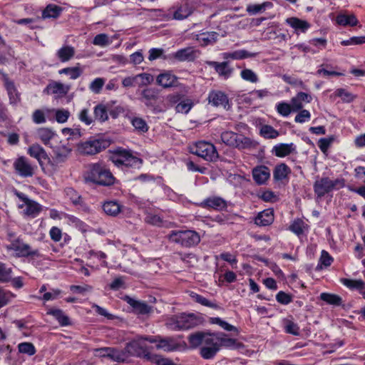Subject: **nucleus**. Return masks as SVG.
Listing matches in <instances>:
<instances>
[{
    "label": "nucleus",
    "instance_id": "obj_1",
    "mask_svg": "<svg viewBox=\"0 0 365 365\" xmlns=\"http://www.w3.org/2000/svg\"><path fill=\"white\" fill-rule=\"evenodd\" d=\"M169 242L178 244L183 247H191L197 245L200 242V236L195 230H172L168 235Z\"/></svg>",
    "mask_w": 365,
    "mask_h": 365
},
{
    "label": "nucleus",
    "instance_id": "obj_2",
    "mask_svg": "<svg viewBox=\"0 0 365 365\" xmlns=\"http://www.w3.org/2000/svg\"><path fill=\"white\" fill-rule=\"evenodd\" d=\"M115 178L111 172L105 166L93 164L90 170L86 181L92 182L103 186H110L114 184Z\"/></svg>",
    "mask_w": 365,
    "mask_h": 365
},
{
    "label": "nucleus",
    "instance_id": "obj_3",
    "mask_svg": "<svg viewBox=\"0 0 365 365\" xmlns=\"http://www.w3.org/2000/svg\"><path fill=\"white\" fill-rule=\"evenodd\" d=\"M200 321L194 314L182 313L170 317L166 322V326L172 330H185L192 329L200 324Z\"/></svg>",
    "mask_w": 365,
    "mask_h": 365
},
{
    "label": "nucleus",
    "instance_id": "obj_4",
    "mask_svg": "<svg viewBox=\"0 0 365 365\" xmlns=\"http://www.w3.org/2000/svg\"><path fill=\"white\" fill-rule=\"evenodd\" d=\"M343 187H344L343 179L337 178L332 180L328 177H323L317 180L313 185L314 193L318 198H322L334 190H338Z\"/></svg>",
    "mask_w": 365,
    "mask_h": 365
},
{
    "label": "nucleus",
    "instance_id": "obj_5",
    "mask_svg": "<svg viewBox=\"0 0 365 365\" xmlns=\"http://www.w3.org/2000/svg\"><path fill=\"white\" fill-rule=\"evenodd\" d=\"M189 151L192 154L196 155L209 162L215 161L219 157L215 145L205 141H199L190 145Z\"/></svg>",
    "mask_w": 365,
    "mask_h": 365
},
{
    "label": "nucleus",
    "instance_id": "obj_6",
    "mask_svg": "<svg viewBox=\"0 0 365 365\" xmlns=\"http://www.w3.org/2000/svg\"><path fill=\"white\" fill-rule=\"evenodd\" d=\"M112 162L117 166L139 167L142 160L134 156L130 152L123 149L117 150L111 157Z\"/></svg>",
    "mask_w": 365,
    "mask_h": 365
},
{
    "label": "nucleus",
    "instance_id": "obj_7",
    "mask_svg": "<svg viewBox=\"0 0 365 365\" xmlns=\"http://www.w3.org/2000/svg\"><path fill=\"white\" fill-rule=\"evenodd\" d=\"M110 145V141L102 138H91L82 143L79 149L81 153L86 155H95L105 150Z\"/></svg>",
    "mask_w": 365,
    "mask_h": 365
},
{
    "label": "nucleus",
    "instance_id": "obj_8",
    "mask_svg": "<svg viewBox=\"0 0 365 365\" xmlns=\"http://www.w3.org/2000/svg\"><path fill=\"white\" fill-rule=\"evenodd\" d=\"M6 249L16 252V256L19 257L39 256L37 250H32L29 245L24 243L19 239L15 240L6 245Z\"/></svg>",
    "mask_w": 365,
    "mask_h": 365
},
{
    "label": "nucleus",
    "instance_id": "obj_9",
    "mask_svg": "<svg viewBox=\"0 0 365 365\" xmlns=\"http://www.w3.org/2000/svg\"><path fill=\"white\" fill-rule=\"evenodd\" d=\"M16 173L21 177H31L34 174L36 166L30 163L24 156H21L15 160L13 164Z\"/></svg>",
    "mask_w": 365,
    "mask_h": 365
},
{
    "label": "nucleus",
    "instance_id": "obj_10",
    "mask_svg": "<svg viewBox=\"0 0 365 365\" xmlns=\"http://www.w3.org/2000/svg\"><path fill=\"white\" fill-rule=\"evenodd\" d=\"M70 90V85L64 84L59 81H52L47 85L43 92L48 94L54 95L56 98H61L66 96Z\"/></svg>",
    "mask_w": 365,
    "mask_h": 365
},
{
    "label": "nucleus",
    "instance_id": "obj_11",
    "mask_svg": "<svg viewBox=\"0 0 365 365\" xmlns=\"http://www.w3.org/2000/svg\"><path fill=\"white\" fill-rule=\"evenodd\" d=\"M207 100L214 106H222L225 109L230 108L229 99L227 95L220 91L210 92Z\"/></svg>",
    "mask_w": 365,
    "mask_h": 365
},
{
    "label": "nucleus",
    "instance_id": "obj_12",
    "mask_svg": "<svg viewBox=\"0 0 365 365\" xmlns=\"http://www.w3.org/2000/svg\"><path fill=\"white\" fill-rule=\"evenodd\" d=\"M53 152L54 156L53 160H51L52 163H50L51 165L65 162L71 152V148L68 145L61 144L55 146L53 149Z\"/></svg>",
    "mask_w": 365,
    "mask_h": 365
},
{
    "label": "nucleus",
    "instance_id": "obj_13",
    "mask_svg": "<svg viewBox=\"0 0 365 365\" xmlns=\"http://www.w3.org/2000/svg\"><path fill=\"white\" fill-rule=\"evenodd\" d=\"M178 78L170 71H165L157 76L156 83L163 88H168L178 86Z\"/></svg>",
    "mask_w": 365,
    "mask_h": 365
},
{
    "label": "nucleus",
    "instance_id": "obj_14",
    "mask_svg": "<svg viewBox=\"0 0 365 365\" xmlns=\"http://www.w3.org/2000/svg\"><path fill=\"white\" fill-rule=\"evenodd\" d=\"M28 154L36 158L39 165L43 166V160H46L48 163H52L45 150L37 143L33 144L28 148Z\"/></svg>",
    "mask_w": 365,
    "mask_h": 365
},
{
    "label": "nucleus",
    "instance_id": "obj_15",
    "mask_svg": "<svg viewBox=\"0 0 365 365\" xmlns=\"http://www.w3.org/2000/svg\"><path fill=\"white\" fill-rule=\"evenodd\" d=\"M205 63L215 68L220 76L227 79L232 73L233 69L228 66V62L219 63L217 61H207Z\"/></svg>",
    "mask_w": 365,
    "mask_h": 365
},
{
    "label": "nucleus",
    "instance_id": "obj_16",
    "mask_svg": "<svg viewBox=\"0 0 365 365\" xmlns=\"http://www.w3.org/2000/svg\"><path fill=\"white\" fill-rule=\"evenodd\" d=\"M101 350L107 352L105 355L106 356L116 362L123 363L127 361L129 358L128 354L125 351V349L118 350L114 348L106 347L101 349Z\"/></svg>",
    "mask_w": 365,
    "mask_h": 365
},
{
    "label": "nucleus",
    "instance_id": "obj_17",
    "mask_svg": "<svg viewBox=\"0 0 365 365\" xmlns=\"http://www.w3.org/2000/svg\"><path fill=\"white\" fill-rule=\"evenodd\" d=\"M125 301L137 314H146L152 311V307L145 302L136 300L128 296L125 297Z\"/></svg>",
    "mask_w": 365,
    "mask_h": 365
},
{
    "label": "nucleus",
    "instance_id": "obj_18",
    "mask_svg": "<svg viewBox=\"0 0 365 365\" xmlns=\"http://www.w3.org/2000/svg\"><path fill=\"white\" fill-rule=\"evenodd\" d=\"M252 177L257 184L262 185L270 177L269 169L264 165L257 167L252 170Z\"/></svg>",
    "mask_w": 365,
    "mask_h": 365
},
{
    "label": "nucleus",
    "instance_id": "obj_19",
    "mask_svg": "<svg viewBox=\"0 0 365 365\" xmlns=\"http://www.w3.org/2000/svg\"><path fill=\"white\" fill-rule=\"evenodd\" d=\"M274 211L266 209L258 213L255 219V223L258 226H268L274 222Z\"/></svg>",
    "mask_w": 365,
    "mask_h": 365
},
{
    "label": "nucleus",
    "instance_id": "obj_20",
    "mask_svg": "<svg viewBox=\"0 0 365 365\" xmlns=\"http://www.w3.org/2000/svg\"><path fill=\"white\" fill-rule=\"evenodd\" d=\"M274 155L283 158L292 153H296V146L294 143H279L273 148Z\"/></svg>",
    "mask_w": 365,
    "mask_h": 365
},
{
    "label": "nucleus",
    "instance_id": "obj_21",
    "mask_svg": "<svg viewBox=\"0 0 365 365\" xmlns=\"http://www.w3.org/2000/svg\"><path fill=\"white\" fill-rule=\"evenodd\" d=\"M158 343L156 345L158 349L165 351H173L178 349L179 344L173 337L160 338L158 336Z\"/></svg>",
    "mask_w": 365,
    "mask_h": 365
},
{
    "label": "nucleus",
    "instance_id": "obj_22",
    "mask_svg": "<svg viewBox=\"0 0 365 365\" xmlns=\"http://www.w3.org/2000/svg\"><path fill=\"white\" fill-rule=\"evenodd\" d=\"M201 205L203 207H211L217 210H222L227 207L226 201L219 197L207 198L201 203Z\"/></svg>",
    "mask_w": 365,
    "mask_h": 365
},
{
    "label": "nucleus",
    "instance_id": "obj_23",
    "mask_svg": "<svg viewBox=\"0 0 365 365\" xmlns=\"http://www.w3.org/2000/svg\"><path fill=\"white\" fill-rule=\"evenodd\" d=\"M102 208L106 215L115 217L121 212L123 206L117 201L110 200L105 202Z\"/></svg>",
    "mask_w": 365,
    "mask_h": 365
},
{
    "label": "nucleus",
    "instance_id": "obj_24",
    "mask_svg": "<svg viewBox=\"0 0 365 365\" xmlns=\"http://www.w3.org/2000/svg\"><path fill=\"white\" fill-rule=\"evenodd\" d=\"M235 140L236 143L232 147L240 150L249 149L256 146L255 140L242 134L237 133V138H235Z\"/></svg>",
    "mask_w": 365,
    "mask_h": 365
},
{
    "label": "nucleus",
    "instance_id": "obj_25",
    "mask_svg": "<svg viewBox=\"0 0 365 365\" xmlns=\"http://www.w3.org/2000/svg\"><path fill=\"white\" fill-rule=\"evenodd\" d=\"M235 140L236 143L232 147L240 150L249 149L256 146L255 140L242 134L237 133V138H235Z\"/></svg>",
    "mask_w": 365,
    "mask_h": 365
},
{
    "label": "nucleus",
    "instance_id": "obj_26",
    "mask_svg": "<svg viewBox=\"0 0 365 365\" xmlns=\"http://www.w3.org/2000/svg\"><path fill=\"white\" fill-rule=\"evenodd\" d=\"M5 87L6 88L10 103L16 105L20 102V94L18 92L13 81H9L8 78L5 79Z\"/></svg>",
    "mask_w": 365,
    "mask_h": 365
},
{
    "label": "nucleus",
    "instance_id": "obj_27",
    "mask_svg": "<svg viewBox=\"0 0 365 365\" xmlns=\"http://www.w3.org/2000/svg\"><path fill=\"white\" fill-rule=\"evenodd\" d=\"M174 58L179 61H192L195 58V52L192 47H187L178 50L174 53Z\"/></svg>",
    "mask_w": 365,
    "mask_h": 365
},
{
    "label": "nucleus",
    "instance_id": "obj_28",
    "mask_svg": "<svg viewBox=\"0 0 365 365\" xmlns=\"http://www.w3.org/2000/svg\"><path fill=\"white\" fill-rule=\"evenodd\" d=\"M158 99V94L153 88H145L141 92L140 101L145 103L147 107L153 106V101Z\"/></svg>",
    "mask_w": 365,
    "mask_h": 365
},
{
    "label": "nucleus",
    "instance_id": "obj_29",
    "mask_svg": "<svg viewBox=\"0 0 365 365\" xmlns=\"http://www.w3.org/2000/svg\"><path fill=\"white\" fill-rule=\"evenodd\" d=\"M191 9L187 5L180 6L176 11L172 14V17H169L167 20L182 21L188 17L192 14Z\"/></svg>",
    "mask_w": 365,
    "mask_h": 365
},
{
    "label": "nucleus",
    "instance_id": "obj_30",
    "mask_svg": "<svg viewBox=\"0 0 365 365\" xmlns=\"http://www.w3.org/2000/svg\"><path fill=\"white\" fill-rule=\"evenodd\" d=\"M257 53H250L245 50H238L233 52H227L222 53L223 58H232L235 60H240L255 57Z\"/></svg>",
    "mask_w": 365,
    "mask_h": 365
},
{
    "label": "nucleus",
    "instance_id": "obj_31",
    "mask_svg": "<svg viewBox=\"0 0 365 365\" xmlns=\"http://www.w3.org/2000/svg\"><path fill=\"white\" fill-rule=\"evenodd\" d=\"M26 206L24 210V214L31 217H36L41 211V206L36 202L30 200L24 204Z\"/></svg>",
    "mask_w": 365,
    "mask_h": 365
},
{
    "label": "nucleus",
    "instance_id": "obj_32",
    "mask_svg": "<svg viewBox=\"0 0 365 365\" xmlns=\"http://www.w3.org/2000/svg\"><path fill=\"white\" fill-rule=\"evenodd\" d=\"M75 55V49L72 46H66L61 48L56 53V56L61 62L71 60Z\"/></svg>",
    "mask_w": 365,
    "mask_h": 365
},
{
    "label": "nucleus",
    "instance_id": "obj_33",
    "mask_svg": "<svg viewBox=\"0 0 365 365\" xmlns=\"http://www.w3.org/2000/svg\"><path fill=\"white\" fill-rule=\"evenodd\" d=\"M63 9L55 4L48 5L43 11L42 16L46 19H56L60 16Z\"/></svg>",
    "mask_w": 365,
    "mask_h": 365
},
{
    "label": "nucleus",
    "instance_id": "obj_34",
    "mask_svg": "<svg viewBox=\"0 0 365 365\" xmlns=\"http://www.w3.org/2000/svg\"><path fill=\"white\" fill-rule=\"evenodd\" d=\"M272 7V4L269 1H265L262 4H249L247 6V11L252 15L262 13L267 9Z\"/></svg>",
    "mask_w": 365,
    "mask_h": 365
},
{
    "label": "nucleus",
    "instance_id": "obj_35",
    "mask_svg": "<svg viewBox=\"0 0 365 365\" xmlns=\"http://www.w3.org/2000/svg\"><path fill=\"white\" fill-rule=\"evenodd\" d=\"M291 173L290 168L284 163L277 165L273 172V176L276 180L285 179Z\"/></svg>",
    "mask_w": 365,
    "mask_h": 365
},
{
    "label": "nucleus",
    "instance_id": "obj_36",
    "mask_svg": "<svg viewBox=\"0 0 365 365\" xmlns=\"http://www.w3.org/2000/svg\"><path fill=\"white\" fill-rule=\"evenodd\" d=\"M319 298L330 305L339 306L342 304L341 297L334 294L323 292L320 294Z\"/></svg>",
    "mask_w": 365,
    "mask_h": 365
},
{
    "label": "nucleus",
    "instance_id": "obj_37",
    "mask_svg": "<svg viewBox=\"0 0 365 365\" xmlns=\"http://www.w3.org/2000/svg\"><path fill=\"white\" fill-rule=\"evenodd\" d=\"M190 296L195 302L199 303L201 305L211 307L215 309H220V307L218 306L217 304L210 302L207 298H205L203 296L200 295L195 292H191L190 294Z\"/></svg>",
    "mask_w": 365,
    "mask_h": 365
},
{
    "label": "nucleus",
    "instance_id": "obj_38",
    "mask_svg": "<svg viewBox=\"0 0 365 365\" xmlns=\"http://www.w3.org/2000/svg\"><path fill=\"white\" fill-rule=\"evenodd\" d=\"M38 138L46 145L49 144L50 140L53 138L55 133L53 130L47 128H41L37 130Z\"/></svg>",
    "mask_w": 365,
    "mask_h": 365
},
{
    "label": "nucleus",
    "instance_id": "obj_39",
    "mask_svg": "<svg viewBox=\"0 0 365 365\" xmlns=\"http://www.w3.org/2000/svg\"><path fill=\"white\" fill-rule=\"evenodd\" d=\"M58 73L68 75L70 79L76 80L81 76L83 69L79 66L67 67L59 70Z\"/></svg>",
    "mask_w": 365,
    "mask_h": 365
},
{
    "label": "nucleus",
    "instance_id": "obj_40",
    "mask_svg": "<svg viewBox=\"0 0 365 365\" xmlns=\"http://www.w3.org/2000/svg\"><path fill=\"white\" fill-rule=\"evenodd\" d=\"M194 106L193 101L190 98H183L176 105L175 110L178 113L187 114Z\"/></svg>",
    "mask_w": 365,
    "mask_h": 365
},
{
    "label": "nucleus",
    "instance_id": "obj_41",
    "mask_svg": "<svg viewBox=\"0 0 365 365\" xmlns=\"http://www.w3.org/2000/svg\"><path fill=\"white\" fill-rule=\"evenodd\" d=\"M145 222L158 227H170V222H164L163 219L157 215L148 214L145 218Z\"/></svg>",
    "mask_w": 365,
    "mask_h": 365
},
{
    "label": "nucleus",
    "instance_id": "obj_42",
    "mask_svg": "<svg viewBox=\"0 0 365 365\" xmlns=\"http://www.w3.org/2000/svg\"><path fill=\"white\" fill-rule=\"evenodd\" d=\"M336 23H358V20L353 13L341 11L337 16Z\"/></svg>",
    "mask_w": 365,
    "mask_h": 365
},
{
    "label": "nucleus",
    "instance_id": "obj_43",
    "mask_svg": "<svg viewBox=\"0 0 365 365\" xmlns=\"http://www.w3.org/2000/svg\"><path fill=\"white\" fill-rule=\"evenodd\" d=\"M13 270L11 267H9L6 264L0 262V282L6 283L11 280V274Z\"/></svg>",
    "mask_w": 365,
    "mask_h": 365
},
{
    "label": "nucleus",
    "instance_id": "obj_44",
    "mask_svg": "<svg viewBox=\"0 0 365 365\" xmlns=\"http://www.w3.org/2000/svg\"><path fill=\"white\" fill-rule=\"evenodd\" d=\"M137 79V86L143 87L151 84L154 81V77L150 73H143L135 75Z\"/></svg>",
    "mask_w": 365,
    "mask_h": 365
},
{
    "label": "nucleus",
    "instance_id": "obj_45",
    "mask_svg": "<svg viewBox=\"0 0 365 365\" xmlns=\"http://www.w3.org/2000/svg\"><path fill=\"white\" fill-rule=\"evenodd\" d=\"M95 118L100 122H105L108 120V110L103 104H98L94 108Z\"/></svg>",
    "mask_w": 365,
    "mask_h": 365
},
{
    "label": "nucleus",
    "instance_id": "obj_46",
    "mask_svg": "<svg viewBox=\"0 0 365 365\" xmlns=\"http://www.w3.org/2000/svg\"><path fill=\"white\" fill-rule=\"evenodd\" d=\"M341 282L350 289H363L364 282L361 279H350L346 278L341 279Z\"/></svg>",
    "mask_w": 365,
    "mask_h": 365
},
{
    "label": "nucleus",
    "instance_id": "obj_47",
    "mask_svg": "<svg viewBox=\"0 0 365 365\" xmlns=\"http://www.w3.org/2000/svg\"><path fill=\"white\" fill-rule=\"evenodd\" d=\"M260 134L265 138L274 139L279 136V132L272 126L264 125L261 127Z\"/></svg>",
    "mask_w": 365,
    "mask_h": 365
},
{
    "label": "nucleus",
    "instance_id": "obj_48",
    "mask_svg": "<svg viewBox=\"0 0 365 365\" xmlns=\"http://www.w3.org/2000/svg\"><path fill=\"white\" fill-rule=\"evenodd\" d=\"M48 314L53 316L61 326L70 324L69 318L61 309H52Z\"/></svg>",
    "mask_w": 365,
    "mask_h": 365
},
{
    "label": "nucleus",
    "instance_id": "obj_49",
    "mask_svg": "<svg viewBox=\"0 0 365 365\" xmlns=\"http://www.w3.org/2000/svg\"><path fill=\"white\" fill-rule=\"evenodd\" d=\"M147 359L155 365H175L174 363L165 358H163L159 355L147 354L145 355Z\"/></svg>",
    "mask_w": 365,
    "mask_h": 365
},
{
    "label": "nucleus",
    "instance_id": "obj_50",
    "mask_svg": "<svg viewBox=\"0 0 365 365\" xmlns=\"http://www.w3.org/2000/svg\"><path fill=\"white\" fill-rule=\"evenodd\" d=\"M332 262L333 258L330 256V255L327 251L322 250L316 269L320 270L323 269V267H327L331 265Z\"/></svg>",
    "mask_w": 365,
    "mask_h": 365
},
{
    "label": "nucleus",
    "instance_id": "obj_51",
    "mask_svg": "<svg viewBox=\"0 0 365 365\" xmlns=\"http://www.w3.org/2000/svg\"><path fill=\"white\" fill-rule=\"evenodd\" d=\"M131 124L135 129L141 133H146L148 130V125L142 118L135 117L131 119Z\"/></svg>",
    "mask_w": 365,
    "mask_h": 365
},
{
    "label": "nucleus",
    "instance_id": "obj_52",
    "mask_svg": "<svg viewBox=\"0 0 365 365\" xmlns=\"http://www.w3.org/2000/svg\"><path fill=\"white\" fill-rule=\"evenodd\" d=\"M209 322L211 324H215L219 325L221 328L226 331H237V329L235 327L228 324L227 322L222 320L220 317H211L210 318Z\"/></svg>",
    "mask_w": 365,
    "mask_h": 365
},
{
    "label": "nucleus",
    "instance_id": "obj_53",
    "mask_svg": "<svg viewBox=\"0 0 365 365\" xmlns=\"http://www.w3.org/2000/svg\"><path fill=\"white\" fill-rule=\"evenodd\" d=\"M18 350L21 354L29 356H33L36 354V350L34 345L31 342H22L18 345Z\"/></svg>",
    "mask_w": 365,
    "mask_h": 365
},
{
    "label": "nucleus",
    "instance_id": "obj_54",
    "mask_svg": "<svg viewBox=\"0 0 365 365\" xmlns=\"http://www.w3.org/2000/svg\"><path fill=\"white\" fill-rule=\"evenodd\" d=\"M202 346H208L212 348L213 346H218L220 349V344L217 337V333L207 334L204 343Z\"/></svg>",
    "mask_w": 365,
    "mask_h": 365
},
{
    "label": "nucleus",
    "instance_id": "obj_55",
    "mask_svg": "<svg viewBox=\"0 0 365 365\" xmlns=\"http://www.w3.org/2000/svg\"><path fill=\"white\" fill-rule=\"evenodd\" d=\"M334 93L336 96L341 98L343 102L345 103H351L356 98V96L347 91L344 88H338L335 91Z\"/></svg>",
    "mask_w": 365,
    "mask_h": 365
},
{
    "label": "nucleus",
    "instance_id": "obj_56",
    "mask_svg": "<svg viewBox=\"0 0 365 365\" xmlns=\"http://www.w3.org/2000/svg\"><path fill=\"white\" fill-rule=\"evenodd\" d=\"M220 350L218 346L212 348L208 346H202L200 348V355L205 359H212Z\"/></svg>",
    "mask_w": 365,
    "mask_h": 365
},
{
    "label": "nucleus",
    "instance_id": "obj_57",
    "mask_svg": "<svg viewBox=\"0 0 365 365\" xmlns=\"http://www.w3.org/2000/svg\"><path fill=\"white\" fill-rule=\"evenodd\" d=\"M284 330L287 333L294 336L299 335V327L296 323L289 319H284Z\"/></svg>",
    "mask_w": 365,
    "mask_h": 365
},
{
    "label": "nucleus",
    "instance_id": "obj_58",
    "mask_svg": "<svg viewBox=\"0 0 365 365\" xmlns=\"http://www.w3.org/2000/svg\"><path fill=\"white\" fill-rule=\"evenodd\" d=\"M207 334L197 332L189 336V342L192 346L197 347L203 344Z\"/></svg>",
    "mask_w": 365,
    "mask_h": 365
},
{
    "label": "nucleus",
    "instance_id": "obj_59",
    "mask_svg": "<svg viewBox=\"0 0 365 365\" xmlns=\"http://www.w3.org/2000/svg\"><path fill=\"white\" fill-rule=\"evenodd\" d=\"M180 259L189 267H194L198 262V257L193 253H179Z\"/></svg>",
    "mask_w": 365,
    "mask_h": 365
},
{
    "label": "nucleus",
    "instance_id": "obj_60",
    "mask_svg": "<svg viewBox=\"0 0 365 365\" xmlns=\"http://www.w3.org/2000/svg\"><path fill=\"white\" fill-rule=\"evenodd\" d=\"M237 138V133L232 131H225L221 134L222 141L227 145L232 147L236 143L235 138Z\"/></svg>",
    "mask_w": 365,
    "mask_h": 365
},
{
    "label": "nucleus",
    "instance_id": "obj_61",
    "mask_svg": "<svg viewBox=\"0 0 365 365\" xmlns=\"http://www.w3.org/2000/svg\"><path fill=\"white\" fill-rule=\"evenodd\" d=\"M304 228L305 223L300 219L295 220L289 226V230L298 236L303 234Z\"/></svg>",
    "mask_w": 365,
    "mask_h": 365
},
{
    "label": "nucleus",
    "instance_id": "obj_62",
    "mask_svg": "<svg viewBox=\"0 0 365 365\" xmlns=\"http://www.w3.org/2000/svg\"><path fill=\"white\" fill-rule=\"evenodd\" d=\"M241 78L251 83H257L259 81L257 75L251 69L245 68L240 73Z\"/></svg>",
    "mask_w": 365,
    "mask_h": 365
},
{
    "label": "nucleus",
    "instance_id": "obj_63",
    "mask_svg": "<svg viewBox=\"0 0 365 365\" xmlns=\"http://www.w3.org/2000/svg\"><path fill=\"white\" fill-rule=\"evenodd\" d=\"M282 79L284 80V82L291 86L299 87L302 89H306V86L304 83V82L297 78L288 75H283Z\"/></svg>",
    "mask_w": 365,
    "mask_h": 365
},
{
    "label": "nucleus",
    "instance_id": "obj_64",
    "mask_svg": "<svg viewBox=\"0 0 365 365\" xmlns=\"http://www.w3.org/2000/svg\"><path fill=\"white\" fill-rule=\"evenodd\" d=\"M125 351L128 354V356H138L140 354V346L138 342L131 341L125 347Z\"/></svg>",
    "mask_w": 365,
    "mask_h": 365
}]
</instances>
